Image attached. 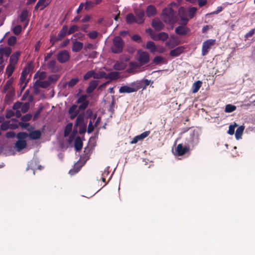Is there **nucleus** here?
<instances>
[{
  "mask_svg": "<svg viewBox=\"0 0 255 255\" xmlns=\"http://www.w3.org/2000/svg\"><path fill=\"white\" fill-rule=\"evenodd\" d=\"M236 108V106L234 105L228 104L226 106L225 112L226 113H231L235 111Z\"/></svg>",
  "mask_w": 255,
  "mask_h": 255,
  "instance_id": "c9c22d12",
  "label": "nucleus"
},
{
  "mask_svg": "<svg viewBox=\"0 0 255 255\" xmlns=\"http://www.w3.org/2000/svg\"><path fill=\"white\" fill-rule=\"evenodd\" d=\"M238 125L236 123H235L234 125H230L229 128L228 133L230 135H233L235 133V128Z\"/></svg>",
  "mask_w": 255,
  "mask_h": 255,
  "instance_id": "de8ad7c7",
  "label": "nucleus"
},
{
  "mask_svg": "<svg viewBox=\"0 0 255 255\" xmlns=\"http://www.w3.org/2000/svg\"><path fill=\"white\" fill-rule=\"evenodd\" d=\"M244 129L245 127L243 126H240L238 128L235 133V136L237 139L238 140L241 138Z\"/></svg>",
  "mask_w": 255,
  "mask_h": 255,
  "instance_id": "bb28decb",
  "label": "nucleus"
},
{
  "mask_svg": "<svg viewBox=\"0 0 255 255\" xmlns=\"http://www.w3.org/2000/svg\"><path fill=\"white\" fill-rule=\"evenodd\" d=\"M16 41V38L14 36H10L8 39V44L10 46H13Z\"/></svg>",
  "mask_w": 255,
  "mask_h": 255,
  "instance_id": "864d4df0",
  "label": "nucleus"
},
{
  "mask_svg": "<svg viewBox=\"0 0 255 255\" xmlns=\"http://www.w3.org/2000/svg\"><path fill=\"white\" fill-rule=\"evenodd\" d=\"M50 86L49 82L47 80L46 81H40L39 80H36L35 83L33 85V88L34 90L38 92H39V87H41L43 88H46Z\"/></svg>",
  "mask_w": 255,
  "mask_h": 255,
  "instance_id": "6e6552de",
  "label": "nucleus"
},
{
  "mask_svg": "<svg viewBox=\"0 0 255 255\" xmlns=\"http://www.w3.org/2000/svg\"><path fill=\"white\" fill-rule=\"evenodd\" d=\"M27 143L25 140H18L15 143L17 150L19 151L26 147Z\"/></svg>",
  "mask_w": 255,
  "mask_h": 255,
  "instance_id": "aec40b11",
  "label": "nucleus"
},
{
  "mask_svg": "<svg viewBox=\"0 0 255 255\" xmlns=\"http://www.w3.org/2000/svg\"><path fill=\"white\" fill-rule=\"evenodd\" d=\"M28 12L27 9H24L21 12L19 16L20 21L22 23H24V27L25 28L28 24Z\"/></svg>",
  "mask_w": 255,
  "mask_h": 255,
  "instance_id": "9b49d317",
  "label": "nucleus"
},
{
  "mask_svg": "<svg viewBox=\"0 0 255 255\" xmlns=\"http://www.w3.org/2000/svg\"><path fill=\"white\" fill-rule=\"evenodd\" d=\"M77 106L76 105H73L68 110V114H72L73 113H75L78 110H77Z\"/></svg>",
  "mask_w": 255,
  "mask_h": 255,
  "instance_id": "0e129e2a",
  "label": "nucleus"
},
{
  "mask_svg": "<svg viewBox=\"0 0 255 255\" xmlns=\"http://www.w3.org/2000/svg\"><path fill=\"white\" fill-rule=\"evenodd\" d=\"M113 45L111 47L113 53L119 54L122 52L125 42L120 36H115L113 39Z\"/></svg>",
  "mask_w": 255,
  "mask_h": 255,
  "instance_id": "7ed1b4c3",
  "label": "nucleus"
},
{
  "mask_svg": "<svg viewBox=\"0 0 255 255\" xmlns=\"http://www.w3.org/2000/svg\"><path fill=\"white\" fill-rule=\"evenodd\" d=\"M146 32H148V31L150 32V35L151 38L155 41L158 40V33H156L155 32L153 31V30L151 28H149L146 29Z\"/></svg>",
  "mask_w": 255,
  "mask_h": 255,
  "instance_id": "f704fd0d",
  "label": "nucleus"
},
{
  "mask_svg": "<svg viewBox=\"0 0 255 255\" xmlns=\"http://www.w3.org/2000/svg\"><path fill=\"white\" fill-rule=\"evenodd\" d=\"M137 89L128 86H123L120 87L119 92L120 93H130L137 91Z\"/></svg>",
  "mask_w": 255,
  "mask_h": 255,
  "instance_id": "4468645a",
  "label": "nucleus"
},
{
  "mask_svg": "<svg viewBox=\"0 0 255 255\" xmlns=\"http://www.w3.org/2000/svg\"><path fill=\"white\" fill-rule=\"evenodd\" d=\"M15 69V66L10 64H8L6 68V73L7 75V77L9 78L12 74Z\"/></svg>",
  "mask_w": 255,
  "mask_h": 255,
  "instance_id": "2f4dec72",
  "label": "nucleus"
},
{
  "mask_svg": "<svg viewBox=\"0 0 255 255\" xmlns=\"http://www.w3.org/2000/svg\"><path fill=\"white\" fill-rule=\"evenodd\" d=\"M67 30L68 26L67 25H64L57 35V37L58 40L61 41L65 37L67 33Z\"/></svg>",
  "mask_w": 255,
  "mask_h": 255,
  "instance_id": "f3484780",
  "label": "nucleus"
},
{
  "mask_svg": "<svg viewBox=\"0 0 255 255\" xmlns=\"http://www.w3.org/2000/svg\"><path fill=\"white\" fill-rule=\"evenodd\" d=\"M56 62L55 60H52L47 63V66L48 68L52 72H55L56 71Z\"/></svg>",
  "mask_w": 255,
  "mask_h": 255,
  "instance_id": "c756f323",
  "label": "nucleus"
},
{
  "mask_svg": "<svg viewBox=\"0 0 255 255\" xmlns=\"http://www.w3.org/2000/svg\"><path fill=\"white\" fill-rule=\"evenodd\" d=\"M93 121L90 120L88 125L87 132L88 133H91L94 129V126L93 125Z\"/></svg>",
  "mask_w": 255,
  "mask_h": 255,
  "instance_id": "052dcab7",
  "label": "nucleus"
},
{
  "mask_svg": "<svg viewBox=\"0 0 255 255\" xmlns=\"http://www.w3.org/2000/svg\"><path fill=\"white\" fill-rule=\"evenodd\" d=\"M89 102H86L85 103H80L81 104L79 106V110L82 111L85 110L89 105Z\"/></svg>",
  "mask_w": 255,
  "mask_h": 255,
  "instance_id": "680f3d73",
  "label": "nucleus"
},
{
  "mask_svg": "<svg viewBox=\"0 0 255 255\" xmlns=\"http://www.w3.org/2000/svg\"><path fill=\"white\" fill-rule=\"evenodd\" d=\"M83 44L82 42L76 41L73 42L72 50L73 52H78L83 48Z\"/></svg>",
  "mask_w": 255,
  "mask_h": 255,
  "instance_id": "6ab92c4d",
  "label": "nucleus"
},
{
  "mask_svg": "<svg viewBox=\"0 0 255 255\" xmlns=\"http://www.w3.org/2000/svg\"><path fill=\"white\" fill-rule=\"evenodd\" d=\"M166 46L171 49L175 46V38L171 37V38L166 42Z\"/></svg>",
  "mask_w": 255,
  "mask_h": 255,
  "instance_id": "7c9ffc66",
  "label": "nucleus"
},
{
  "mask_svg": "<svg viewBox=\"0 0 255 255\" xmlns=\"http://www.w3.org/2000/svg\"><path fill=\"white\" fill-rule=\"evenodd\" d=\"M158 40H163V41H165L166 40L168 37V34L166 33V32H160L158 33Z\"/></svg>",
  "mask_w": 255,
  "mask_h": 255,
  "instance_id": "a18cd8bd",
  "label": "nucleus"
},
{
  "mask_svg": "<svg viewBox=\"0 0 255 255\" xmlns=\"http://www.w3.org/2000/svg\"><path fill=\"white\" fill-rule=\"evenodd\" d=\"M146 14L147 17H150L156 14V8L152 5H148L146 9Z\"/></svg>",
  "mask_w": 255,
  "mask_h": 255,
  "instance_id": "2eb2a0df",
  "label": "nucleus"
},
{
  "mask_svg": "<svg viewBox=\"0 0 255 255\" xmlns=\"http://www.w3.org/2000/svg\"><path fill=\"white\" fill-rule=\"evenodd\" d=\"M190 148L189 146H183L182 144H179L176 147V154L181 156L189 152Z\"/></svg>",
  "mask_w": 255,
  "mask_h": 255,
  "instance_id": "9d476101",
  "label": "nucleus"
},
{
  "mask_svg": "<svg viewBox=\"0 0 255 255\" xmlns=\"http://www.w3.org/2000/svg\"><path fill=\"white\" fill-rule=\"evenodd\" d=\"M163 59L164 58L161 56H156L154 58L153 62L156 65H158L163 60Z\"/></svg>",
  "mask_w": 255,
  "mask_h": 255,
  "instance_id": "8fccbe9b",
  "label": "nucleus"
},
{
  "mask_svg": "<svg viewBox=\"0 0 255 255\" xmlns=\"http://www.w3.org/2000/svg\"><path fill=\"white\" fill-rule=\"evenodd\" d=\"M15 136V133L12 131H9L6 133L5 136L8 138H13Z\"/></svg>",
  "mask_w": 255,
  "mask_h": 255,
  "instance_id": "774afa93",
  "label": "nucleus"
},
{
  "mask_svg": "<svg viewBox=\"0 0 255 255\" xmlns=\"http://www.w3.org/2000/svg\"><path fill=\"white\" fill-rule=\"evenodd\" d=\"M95 73V71L94 70H91L87 72L84 76L83 79L84 80H87L91 78V77L94 78V74Z\"/></svg>",
  "mask_w": 255,
  "mask_h": 255,
  "instance_id": "ea45409f",
  "label": "nucleus"
},
{
  "mask_svg": "<svg viewBox=\"0 0 255 255\" xmlns=\"http://www.w3.org/2000/svg\"><path fill=\"white\" fill-rule=\"evenodd\" d=\"M27 136L28 134L26 132H19L16 135L18 140H24Z\"/></svg>",
  "mask_w": 255,
  "mask_h": 255,
  "instance_id": "37998d69",
  "label": "nucleus"
},
{
  "mask_svg": "<svg viewBox=\"0 0 255 255\" xmlns=\"http://www.w3.org/2000/svg\"><path fill=\"white\" fill-rule=\"evenodd\" d=\"M197 11V8L195 7H192L190 8L180 7L178 11V16L176 15V22H183L184 19H189L194 17V14Z\"/></svg>",
  "mask_w": 255,
  "mask_h": 255,
  "instance_id": "f03ea898",
  "label": "nucleus"
},
{
  "mask_svg": "<svg viewBox=\"0 0 255 255\" xmlns=\"http://www.w3.org/2000/svg\"><path fill=\"white\" fill-rule=\"evenodd\" d=\"M127 67V64L124 62L117 61L114 65V70L120 71L125 69Z\"/></svg>",
  "mask_w": 255,
  "mask_h": 255,
  "instance_id": "a211bd4d",
  "label": "nucleus"
},
{
  "mask_svg": "<svg viewBox=\"0 0 255 255\" xmlns=\"http://www.w3.org/2000/svg\"><path fill=\"white\" fill-rule=\"evenodd\" d=\"M38 1L40 2V4L41 6L40 10H42L50 3L51 0H38Z\"/></svg>",
  "mask_w": 255,
  "mask_h": 255,
  "instance_id": "4c0bfd02",
  "label": "nucleus"
},
{
  "mask_svg": "<svg viewBox=\"0 0 255 255\" xmlns=\"http://www.w3.org/2000/svg\"><path fill=\"white\" fill-rule=\"evenodd\" d=\"M255 33V28L251 29L249 32L245 35V40H246L249 38L252 37Z\"/></svg>",
  "mask_w": 255,
  "mask_h": 255,
  "instance_id": "13d9d810",
  "label": "nucleus"
},
{
  "mask_svg": "<svg viewBox=\"0 0 255 255\" xmlns=\"http://www.w3.org/2000/svg\"><path fill=\"white\" fill-rule=\"evenodd\" d=\"M78 30V27L76 25L71 26L68 30H67V34L68 35L71 34Z\"/></svg>",
  "mask_w": 255,
  "mask_h": 255,
  "instance_id": "09e8293b",
  "label": "nucleus"
},
{
  "mask_svg": "<svg viewBox=\"0 0 255 255\" xmlns=\"http://www.w3.org/2000/svg\"><path fill=\"white\" fill-rule=\"evenodd\" d=\"M83 146V142L79 136H78L75 141L74 148L76 151L80 150Z\"/></svg>",
  "mask_w": 255,
  "mask_h": 255,
  "instance_id": "393cba45",
  "label": "nucleus"
},
{
  "mask_svg": "<svg viewBox=\"0 0 255 255\" xmlns=\"http://www.w3.org/2000/svg\"><path fill=\"white\" fill-rule=\"evenodd\" d=\"M73 127V124L72 123H68L65 127L64 129V135L66 136L69 135L71 132Z\"/></svg>",
  "mask_w": 255,
  "mask_h": 255,
  "instance_id": "72a5a7b5",
  "label": "nucleus"
},
{
  "mask_svg": "<svg viewBox=\"0 0 255 255\" xmlns=\"http://www.w3.org/2000/svg\"><path fill=\"white\" fill-rule=\"evenodd\" d=\"M58 61L61 63H65L68 61L70 58L69 52L66 50L59 51L56 55Z\"/></svg>",
  "mask_w": 255,
  "mask_h": 255,
  "instance_id": "423d86ee",
  "label": "nucleus"
},
{
  "mask_svg": "<svg viewBox=\"0 0 255 255\" xmlns=\"http://www.w3.org/2000/svg\"><path fill=\"white\" fill-rule=\"evenodd\" d=\"M8 127L9 124L8 122H4L0 125V129L3 131L6 130L8 128Z\"/></svg>",
  "mask_w": 255,
  "mask_h": 255,
  "instance_id": "338daca9",
  "label": "nucleus"
},
{
  "mask_svg": "<svg viewBox=\"0 0 255 255\" xmlns=\"http://www.w3.org/2000/svg\"><path fill=\"white\" fill-rule=\"evenodd\" d=\"M20 55V52L19 51H16L14 52L10 57L9 64L15 66L18 61Z\"/></svg>",
  "mask_w": 255,
  "mask_h": 255,
  "instance_id": "ddd939ff",
  "label": "nucleus"
},
{
  "mask_svg": "<svg viewBox=\"0 0 255 255\" xmlns=\"http://www.w3.org/2000/svg\"><path fill=\"white\" fill-rule=\"evenodd\" d=\"M0 49L3 55H4L7 57L9 56L11 52V49L9 47H6L4 48H0Z\"/></svg>",
  "mask_w": 255,
  "mask_h": 255,
  "instance_id": "79ce46f5",
  "label": "nucleus"
},
{
  "mask_svg": "<svg viewBox=\"0 0 255 255\" xmlns=\"http://www.w3.org/2000/svg\"><path fill=\"white\" fill-rule=\"evenodd\" d=\"M79 132L80 134H83L85 133L86 131V128H87V125L86 124H85L79 126Z\"/></svg>",
  "mask_w": 255,
  "mask_h": 255,
  "instance_id": "6e6d98bb",
  "label": "nucleus"
},
{
  "mask_svg": "<svg viewBox=\"0 0 255 255\" xmlns=\"http://www.w3.org/2000/svg\"><path fill=\"white\" fill-rule=\"evenodd\" d=\"M31 118H32V115L30 114H26L25 115L22 116L21 118V120L22 122H28V121H30L31 120Z\"/></svg>",
  "mask_w": 255,
  "mask_h": 255,
  "instance_id": "5fc2aeb1",
  "label": "nucleus"
},
{
  "mask_svg": "<svg viewBox=\"0 0 255 255\" xmlns=\"http://www.w3.org/2000/svg\"><path fill=\"white\" fill-rule=\"evenodd\" d=\"M87 95H82L81 97H80L78 98L76 103L77 104H80V103H85L86 102H89L87 100Z\"/></svg>",
  "mask_w": 255,
  "mask_h": 255,
  "instance_id": "603ef678",
  "label": "nucleus"
},
{
  "mask_svg": "<svg viewBox=\"0 0 255 255\" xmlns=\"http://www.w3.org/2000/svg\"><path fill=\"white\" fill-rule=\"evenodd\" d=\"M175 8V2H172L162 10V17L165 23L174 24L175 21V12L174 8Z\"/></svg>",
  "mask_w": 255,
  "mask_h": 255,
  "instance_id": "f257e3e1",
  "label": "nucleus"
},
{
  "mask_svg": "<svg viewBox=\"0 0 255 255\" xmlns=\"http://www.w3.org/2000/svg\"><path fill=\"white\" fill-rule=\"evenodd\" d=\"M21 30V26L17 25L13 28L12 31L15 35H18L20 33Z\"/></svg>",
  "mask_w": 255,
  "mask_h": 255,
  "instance_id": "49530a36",
  "label": "nucleus"
},
{
  "mask_svg": "<svg viewBox=\"0 0 255 255\" xmlns=\"http://www.w3.org/2000/svg\"><path fill=\"white\" fill-rule=\"evenodd\" d=\"M202 84V82L199 80L194 83L192 85V92L193 93H197L201 87Z\"/></svg>",
  "mask_w": 255,
  "mask_h": 255,
  "instance_id": "cd10ccee",
  "label": "nucleus"
},
{
  "mask_svg": "<svg viewBox=\"0 0 255 255\" xmlns=\"http://www.w3.org/2000/svg\"><path fill=\"white\" fill-rule=\"evenodd\" d=\"M135 17L136 20V23L141 24L144 21L145 13L143 9H136L134 10Z\"/></svg>",
  "mask_w": 255,
  "mask_h": 255,
  "instance_id": "1a4fd4ad",
  "label": "nucleus"
},
{
  "mask_svg": "<svg viewBox=\"0 0 255 255\" xmlns=\"http://www.w3.org/2000/svg\"><path fill=\"white\" fill-rule=\"evenodd\" d=\"M120 73L117 71H113L107 74L106 79H110L111 80H115L119 78Z\"/></svg>",
  "mask_w": 255,
  "mask_h": 255,
  "instance_id": "412c9836",
  "label": "nucleus"
},
{
  "mask_svg": "<svg viewBox=\"0 0 255 255\" xmlns=\"http://www.w3.org/2000/svg\"><path fill=\"white\" fill-rule=\"evenodd\" d=\"M126 22L127 23L131 24L133 23H136L135 16L132 13H129L126 16Z\"/></svg>",
  "mask_w": 255,
  "mask_h": 255,
  "instance_id": "a878e982",
  "label": "nucleus"
},
{
  "mask_svg": "<svg viewBox=\"0 0 255 255\" xmlns=\"http://www.w3.org/2000/svg\"><path fill=\"white\" fill-rule=\"evenodd\" d=\"M81 167H82V166L81 165H79V163H76L75 164L73 169H72L69 170V174L71 175H73L75 174L78 173L80 171Z\"/></svg>",
  "mask_w": 255,
  "mask_h": 255,
  "instance_id": "c85d7f7f",
  "label": "nucleus"
},
{
  "mask_svg": "<svg viewBox=\"0 0 255 255\" xmlns=\"http://www.w3.org/2000/svg\"><path fill=\"white\" fill-rule=\"evenodd\" d=\"M27 82L28 81L26 80V77L21 75L19 79V85L21 91H23L25 88Z\"/></svg>",
  "mask_w": 255,
  "mask_h": 255,
  "instance_id": "5701e85b",
  "label": "nucleus"
},
{
  "mask_svg": "<svg viewBox=\"0 0 255 255\" xmlns=\"http://www.w3.org/2000/svg\"><path fill=\"white\" fill-rule=\"evenodd\" d=\"M79 82L78 78H72L69 82L66 83L69 88H72L74 86Z\"/></svg>",
  "mask_w": 255,
  "mask_h": 255,
  "instance_id": "e433bc0d",
  "label": "nucleus"
},
{
  "mask_svg": "<svg viewBox=\"0 0 255 255\" xmlns=\"http://www.w3.org/2000/svg\"><path fill=\"white\" fill-rule=\"evenodd\" d=\"M146 48L148 49L151 53H154L157 50V48L154 42L152 41H149L147 42Z\"/></svg>",
  "mask_w": 255,
  "mask_h": 255,
  "instance_id": "b1692460",
  "label": "nucleus"
},
{
  "mask_svg": "<svg viewBox=\"0 0 255 255\" xmlns=\"http://www.w3.org/2000/svg\"><path fill=\"white\" fill-rule=\"evenodd\" d=\"M151 25L152 27L157 31L161 30L164 27V24L158 18H154L152 20Z\"/></svg>",
  "mask_w": 255,
  "mask_h": 255,
  "instance_id": "f8f14e48",
  "label": "nucleus"
},
{
  "mask_svg": "<svg viewBox=\"0 0 255 255\" xmlns=\"http://www.w3.org/2000/svg\"><path fill=\"white\" fill-rule=\"evenodd\" d=\"M98 35V33L96 31H93L88 34L89 37L91 39H96Z\"/></svg>",
  "mask_w": 255,
  "mask_h": 255,
  "instance_id": "69168bd1",
  "label": "nucleus"
},
{
  "mask_svg": "<svg viewBox=\"0 0 255 255\" xmlns=\"http://www.w3.org/2000/svg\"><path fill=\"white\" fill-rule=\"evenodd\" d=\"M215 42L216 40L212 39H209L203 42L202 47V56H206L208 54L211 47L215 44Z\"/></svg>",
  "mask_w": 255,
  "mask_h": 255,
  "instance_id": "39448f33",
  "label": "nucleus"
},
{
  "mask_svg": "<svg viewBox=\"0 0 255 255\" xmlns=\"http://www.w3.org/2000/svg\"><path fill=\"white\" fill-rule=\"evenodd\" d=\"M41 133L39 130H36L30 132L29 134V137L31 139L36 140L39 139L41 136Z\"/></svg>",
  "mask_w": 255,
  "mask_h": 255,
  "instance_id": "4be33fe9",
  "label": "nucleus"
},
{
  "mask_svg": "<svg viewBox=\"0 0 255 255\" xmlns=\"http://www.w3.org/2000/svg\"><path fill=\"white\" fill-rule=\"evenodd\" d=\"M189 19H184L183 20V22H176V25H178V26H176V35L178 34L181 36H185L190 33V28L186 26Z\"/></svg>",
  "mask_w": 255,
  "mask_h": 255,
  "instance_id": "20e7f679",
  "label": "nucleus"
},
{
  "mask_svg": "<svg viewBox=\"0 0 255 255\" xmlns=\"http://www.w3.org/2000/svg\"><path fill=\"white\" fill-rule=\"evenodd\" d=\"M58 78H59V77L58 75H51L48 77L47 81H48V82H49V84L50 85L52 83H55V82H56L57 80H58Z\"/></svg>",
  "mask_w": 255,
  "mask_h": 255,
  "instance_id": "a19ab883",
  "label": "nucleus"
},
{
  "mask_svg": "<svg viewBox=\"0 0 255 255\" xmlns=\"http://www.w3.org/2000/svg\"><path fill=\"white\" fill-rule=\"evenodd\" d=\"M137 60L141 66L144 65L149 61V55L146 52H141L139 54Z\"/></svg>",
  "mask_w": 255,
  "mask_h": 255,
  "instance_id": "0eeeda50",
  "label": "nucleus"
},
{
  "mask_svg": "<svg viewBox=\"0 0 255 255\" xmlns=\"http://www.w3.org/2000/svg\"><path fill=\"white\" fill-rule=\"evenodd\" d=\"M131 39L137 43H141L142 42L141 38L137 34H135L132 36Z\"/></svg>",
  "mask_w": 255,
  "mask_h": 255,
  "instance_id": "bf43d9fd",
  "label": "nucleus"
},
{
  "mask_svg": "<svg viewBox=\"0 0 255 255\" xmlns=\"http://www.w3.org/2000/svg\"><path fill=\"white\" fill-rule=\"evenodd\" d=\"M184 50V47L183 46H178L176 47V57L181 54L183 52Z\"/></svg>",
  "mask_w": 255,
  "mask_h": 255,
  "instance_id": "e2e57ef3",
  "label": "nucleus"
},
{
  "mask_svg": "<svg viewBox=\"0 0 255 255\" xmlns=\"http://www.w3.org/2000/svg\"><path fill=\"white\" fill-rule=\"evenodd\" d=\"M99 82V81L98 80H92L89 83V86L92 89H95L98 86Z\"/></svg>",
  "mask_w": 255,
  "mask_h": 255,
  "instance_id": "4d7b16f0",
  "label": "nucleus"
},
{
  "mask_svg": "<svg viewBox=\"0 0 255 255\" xmlns=\"http://www.w3.org/2000/svg\"><path fill=\"white\" fill-rule=\"evenodd\" d=\"M107 76V73L104 71H100L98 73H96L95 72L94 74V79H102L103 78H105L106 79V76Z\"/></svg>",
  "mask_w": 255,
  "mask_h": 255,
  "instance_id": "473e14b6",
  "label": "nucleus"
},
{
  "mask_svg": "<svg viewBox=\"0 0 255 255\" xmlns=\"http://www.w3.org/2000/svg\"><path fill=\"white\" fill-rule=\"evenodd\" d=\"M84 117L85 114L84 113H81L79 114V115L77 116L75 125L74 128H77L79 126L85 124L84 123Z\"/></svg>",
  "mask_w": 255,
  "mask_h": 255,
  "instance_id": "dca6fc26",
  "label": "nucleus"
},
{
  "mask_svg": "<svg viewBox=\"0 0 255 255\" xmlns=\"http://www.w3.org/2000/svg\"><path fill=\"white\" fill-rule=\"evenodd\" d=\"M13 83V79L12 78H10L8 80H7L4 86L3 90L4 91H7L10 89V87L11 86L12 84Z\"/></svg>",
  "mask_w": 255,
  "mask_h": 255,
  "instance_id": "58836bf2",
  "label": "nucleus"
},
{
  "mask_svg": "<svg viewBox=\"0 0 255 255\" xmlns=\"http://www.w3.org/2000/svg\"><path fill=\"white\" fill-rule=\"evenodd\" d=\"M32 70V68L30 66V65H28L24 68V69L22 70V71L21 72L22 75H23L24 76H27V75L29 74L30 71H31Z\"/></svg>",
  "mask_w": 255,
  "mask_h": 255,
  "instance_id": "c03bdc74",
  "label": "nucleus"
},
{
  "mask_svg": "<svg viewBox=\"0 0 255 255\" xmlns=\"http://www.w3.org/2000/svg\"><path fill=\"white\" fill-rule=\"evenodd\" d=\"M29 108V104L28 103H25L24 104L22 103V105L21 106V111L23 113H25L27 112Z\"/></svg>",
  "mask_w": 255,
  "mask_h": 255,
  "instance_id": "3c124183",
  "label": "nucleus"
}]
</instances>
